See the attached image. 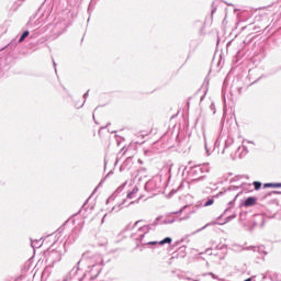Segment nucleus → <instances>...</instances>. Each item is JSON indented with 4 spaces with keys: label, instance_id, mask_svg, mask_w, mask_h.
<instances>
[{
    "label": "nucleus",
    "instance_id": "nucleus-1",
    "mask_svg": "<svg viewBox=\"0 0 281 281\" xmlns=\"http://www.w3.org/2000/svg\"><path fill=\"white\" fill-rule=\"evenodd\" d=\"M258 202L257 198H247L246 201L244 202L245 207H251L252 205H256Z\"/></svg>",
    "mask_w": 281,
    "mask_h": 281
},
{
    "label": "nucleus",
    "instance_id": "nucleus-2",
    "mask_svg": "<svg viewBox=\"0 0 281 281\" xmlns=\"http://www.w3.org/2000/svg\"><path fill=\"white\" fill-rule=\"evenodd\" d=\"M263 188H281V182H266Z\"/></svg>",
    "mask_w": 281,
    "mask_h": 281
},
{
    "label": "nucleus",
    "instance_id": "nucleus-3",
    "mask_svg": "<svg viewBox=\"0 0 281 281\" xmlns=\"http://www.w3.org/2000/svg\"><path fill=\"white\" fill-rule=\"evenodd\" d=\"M170 243H172L171 237H165V239L159 241V245H166V244L170 245Z\"/></svg>",
    "mask_w": 281,
    "mask_h": 281
},
{
    "label": "nucleus",
    "instance_id": "nucleus-4",
    "mask_svg": "<svg viewBox=\"0 0 281 281\" xmlns=\"http://www.w3.org/2000/svg\"><path fill=\"white\" fill-rule=\"evenodd\" d=\"M30 36V31H24V33L22 34V36L19 40V43H23V41H25V37Z\"/></svg>",
    "mask_w": 281,
    "mask_h": 281
},
{
    "label": "nucleus",
    "instance_id": "nucleus-5",
    "mask_svg": "<svg viewBox=\"0 0 281 281\" xmlns=\"http://www.w3.org/2000/svg\"><path fill=\"white\" fill-rule=\"evenodd\" d=\"M261 186H262L261 182H259V181H254V187H255V190H256V191L260 190Z\"/></svg>",
    "mask_w": 281,
    "mask_h": 281
},
{
    "label": "nucleus",
    "instance_id": "nucleus-6",
    "mask_svg": "<svg viewBox=\"0 0 281 281\" xmlns=\"http://www.w3.org/2000/svg\"><path fill=\"white\" fill-rule=\"evenodd\" d=\"M214 204V199H209V201L205 202V207H209L210 205Z\"/></svg>",
    "mask_w": 281,
    "mask_h": 281
},
{
    "label": "nucleus",
    "instance_id": "nucleus-7",
    "mask_svg": "<svg viewBox=\"0 0 281 281\" xmlns=\"http://www.w3.org/2000/svg\"><path fill=\"white\" fill-rule=\"evenodd\" d=\"M273 194H281L280 191H273Z\"/></svg>",
    "mask_w": 281,
    "mask_h": 281
},
{
    "label": "nucleus",
    "instance_id": "nucleus-8",
    "mask_svg": "<svg viewBox=\"0 0 281 281\" xmlns=\"http://www.w3.org/2000/svg\"><path fill=\"white\" fill-rule=\"evenodd\" d=\"M244 281H251V278H248L247 280H244Z\"/></svg>",
    "mask_w": 281,
    "mask_h": 281
},
{
    "label": "nucleus",
    "instance_id": "nucleus-9",
    "mask_svg": "<svg viewBox=\"0 0 281 281\" xmlns=\"http://www.w3.org/2000/svg\"><path fill=\"white\" fill-rule=\"evenodd\" d=\"M127 198H132V193H131V194H127Z\"/></svg>",
    "mask_w": 281,
    "mask_h": 281
},
{
    "label": "nucleus",
    "instance_id": "nucleus-10",
    "mask_svg": "<svg viewBox=\"0 0 281 281\" xmlns=\"http://www.w3.org/2000/svg\"><path fill=\"white\" fill-rule=\"evenodd\" d=\"M150 245H157V243L154 241V243H150Z\"/></svg>",
    "mask_w": 281,
    "mask_h": 281
}]
</instances>
